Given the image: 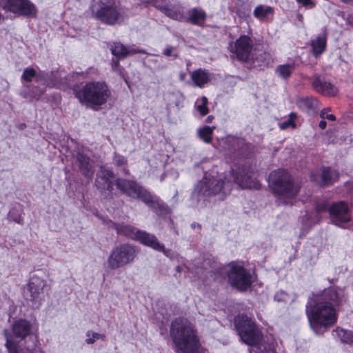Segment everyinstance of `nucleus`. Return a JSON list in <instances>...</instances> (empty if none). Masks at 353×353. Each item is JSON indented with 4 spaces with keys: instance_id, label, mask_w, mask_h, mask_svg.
Instances as JSON below:
<instances>
[{
    "instance_id": "nucleus-1",
    "label": "nucleus",
    "mask_w": 353,
    "mask_h": 353,
    "mask_svg": "<svg viewBox=\"0 0 353 353\" xmlns=\"http://www.w3.org/2000/svg\"><path fill=\"white\" fill-rule=\"evenodd\" d=\"M342 288L330 287L314 296L306 306L311 328L316 334H323L337 321L335 307L345 301Z\"/></svg>"
},
{
    "instance_id": "nucleus-2",
    "label": "nucleus",
    "mask_w": 353,
    "mask_h": 353,
    "mask_svg": "<svg viewBox=\"0 0 353 353\" xmlns=\"http://www.w3.org/2000/svg\"><path fill=\"white\" fill-rule=\"evenodd\" d=\"M170 336L176 353H196L199 340L195 326L187 319L177 318L172 323Z\"/></svg>"
},
{
    "instance_id": "nucleus-3",
    "label": "nucleus",
    "mask_w": 353,
    "mask_h": 353,
    "mask_svg": "<svg viewBox=\"0 0 353 353\" xmlns=\"http://www.w3.org/2000/svg\"><path fill=\"white\" fill-rule=\"evenodd\" d=\"M235 326L241 340L252 345L251 352L255 353H276L272 339L261 341V333L252 319L246 316H239L235 320Z\"/></svg>"
},
{
    "instance_id": "nucleus-4",
    "label": "nucleus",
    "mask_w": 353,
    "mask_h": 353,
    "mask_svg": "<svg viewBox=\"0 0 353 353\" xmlns=\"http://www.w3.org/2000/svg\"><path fill=\"white\" fill-rule=\"evenodd\" d=\"M73 92L81 104L98 110L105 105L111 97V90L103 81H91L83 85H75Z\"/></svg>"
},
{
    "instance_id": "nucleus-5",
    "label": "nucleus",
    "mask_w": 353,
    "mask_h": 353,
    "mask_svg": "<svg viewBox=\"0 0 353 353\" xmlns=\"http://www.w3.org/2000/svg\"><path fill=\"white\" fill-rule=\"evenodd\" d=\"M270 185L277 195L279 204L292 205V200L299 192V187L294 183L291 175L285 170H277L271 172Z\"/></svg>"
},
{
    "instance_id": "nucleus-6",
    "label": "nucleus",
    "mask_w": 353,
    "mask_h": 353,
    "mask_svg": "<svg viewBox=\"0 0 353 353\" xmlns=\"http://www.w3.org/2000/svg\"><path fill=\"white\" fill-rule=\"evenodd\" d=\"M115 185L123 194L133 199L142 201L152 208H158L161 211L169 212L168 207L159 197L152 195L150 192L134 181L124 179H117Z\"/></svg>"
},
{
    "instance_id": "nucleus-7",
    "label": "nucleus",
    "mask_w": 353,
    "mask_h": 353,
    "mask_svg": "<svg viewBox=\"0 0 353 353\" xmlns=\"http://www.w3.org/2000/svg\"><path fill=\"white\" fill-rule=\"evenodd\" d=\"M232 185V183L225 178L205 174L196 185L193 196H215L218 200H223L230 192Z\"/></svg>"
},
{
    "instance_id": "nucleus-8",
    "label": "nucleus",
    "mask_w": 353,
    "mask_h": 353,
    "mask_svg": "<svg viewBox=\"0 0 353 353\" xmlns=\"http://www.w3.org/2000/svg\"><path fill=\"white\" fill-rule=\"evenodd\" d=\"M92 12L96 19L108 25H114L124 19V12L115 0H96Z\"/></svg>"
},
{
    "instance_id": "nucleus-9",
    "label": "nucleus",
    "mask_w": 353,
    "mask_h": 353,
    "mask_svg": "<svg viewBox=\"0 0 353 353\" xmlns=\"http://www.w3.org/2000/svg\"><path fill=\"white\" fill-rule=\"evenodd\" d=\"M136 247L129 243H122L114 248L106 261L107 268L114 271L134 262L137 256Z\"/></svg>"
},
{
    "instance_id": "nucleus-10",
    "label": "nucleus",
    "mask_w": 353,
    "mask_h": 353,
    "mask_svg": "<svg viewBox=\"0 0 353 353\" xmlns=\"http://www.w3.org/2000/svg\"><path fill=\"white\" fill-rule=\"evenodd\" d=\"M227 276L230 284L240 291H245L251 287L252 276L239 263L232 262L228 264Z\"/></svg>"
},
{
    "instance_id": "nucleus-11",
    "label": "nucleus",
    "mask_w": 353,
    "mask_h": 353,
    "mask_svg": "<svg viewBox=\"0 0 353 353\" xmlns=\"http://www.w3.org/2000/svg\"><path fill=\"white\" fill-rule=\"evenodd\" d=\"M46 285V281L34 274L24 288L25 299L30 301L33 307H38L44 299L43 288Z\"/></svg>"
},
{
    "instance_id": "nucleus-12",
    "label": "nucleus",
    "mask_w": 353,
    "mask_h": 353,
    "mask_svg": "<svg viewBox=\"0 0 353 353\" xmlns=\"http://www.w3.org/2000/svg\"><path fill=\"white\" fill-rule=\"evenodd\" d=\"M1 6L7 11L26 17H34L37 14L35 6L29 0H2Z\"/></svg>"
},
{
    "instance_id": "nucleus-13",
    "label": "nucleus",
    "mask_w": 353,
    "mask_h": 353,
    "mask_svg": "<svg viewBox=\"0 0 353 353\" xmlns=\"http://www.w3.org/2000/svg\"><path fill=\"white\" fill-rule=\"evenodd\" d=\"M232 175L234 182L242 188L259 189L260 183L254 176L252 169L250 166L243 165L236 172L232 170Z\"/></svg>"
},
{
    "instance_id": "nucleus-14",
    "label": "nucleus",
    "mask_w": 353,
    "mask_h": 353,
    "mask_svg": "<svg viewBox=\"0 0 353 353\" xmlns=\"http://www.w3.org/2000/svg\"><path fill=\"white\" fill-rule=\"evenodd\" d=\"M254 43L252 39L247 35H241L234 43L230 44V51L241 61H247L250 59Z\"/></svg>"
},
{
    "instance_id": "nucleus-15",
    "label": "nucleus",
    "mask_w": 353,
    "mask_h": 353,
    "mask_svg": "<svg viewBox=\"0 0 353 353\" xmlns=\"http://www.w3.org/2000/svg\"><path fill=\"white\" fill-rule=\"evenodd\" d=\"M34 77L38 83L50 88L56 87L59 83L57 74L54 72L49 74L41 72L36 74V71L33 68H26L23 70L22 79L24 81L30 82Z\"/></svg>"
},
{
    "instance_id": "nucleus-16",
    "label": "nucleus",
    "mask_w": 353,
    "mask_h": 353,
    "mask_svg": "<svg viewBox=\"0 0 353 353\" xmlns=\"http://www.w3.org/2000/svg\"><path fill=\"white\" fill-rule=\"evenodd\" d=\"M331 220L335 225L342 227L343 224L351 220V214L348 205L344 201L333 203L328 208Z\"/></svg>"
},
{
    "instance_id": "nucleus-17",
    "label": "nucleus",
    "mask_w": 353,
    "mask_h": 353,
    "mask_svg": "<svg viewBox=\"0 0 353 353\" xmlns=\"http://www.w3.org/2000/svg\"><path fill=\"white\" fill-rule=\"evenodd\" d=\"M135 240L139 241L141 243L157 251L163 252L167 257L172 258L171 251L165 249L163 244L161 243L158 241L157 238L153 234L145 231L139 230V232H137V237Z\"/></svg>"
},
{
    "instance_id": "nucleus-18",
    "label": "nucleus",
    "mask_w": 353,
    "mask_h": 353,
    "mask_svg": "<svg viewBox=\"0 0 353 353\" xmlns=\"http://www.w3.org/2000/svg\"><path fill=\"white\" fill-rule=\"evenodd\" d=\"M312 88L324 96L332 97L336 94L337 88L329 81L319 74H315L312 79Z\"/></svg>"
},
{
    "instance_id": "nucleus-19",
    "label": "nucleus",
    "mask_w": 353,
    "mask_h": 353,
    "mask_svg": "<svg viewBox=\"0 0 353 353\" xmlns=\"http://www.w3.org/2000/svg\"><path fill=\"white\" fill-rule=\"evenodd\" d=\"M338 172L330 168H323L317 173H312L311 180L321 186L332 184L338 179Z\"/></svg>"
},
{
    "instance_id": "nucleus-20",
    "label": "nucleus",
    "mask_w": 353,
    "mask_h": 353,
    "mask_svg": "<svg viewBox=\"0 0 353 353\" xmlns=\"http://www.w3.org/2000/svg\"><path fill=\"white\" fill-rule=\"evenodd\" d=\"M157 8L167 17L176 21H185V8L181 4H171L170 3H161Z\"/></svg>"
},
{
    "instance_id": "nucleus-21",
    "label": "nucleus",
    "mask_w": 353,
    "mask_h": 353,
    "mask_svg": "<svg viewBox=\"0 0 353 353\" xmlns=\"http://www.w3.org/2000/svg\"><path fill=\"white\" fill-rule=\"evenodd\" d=\"M113 173L112 171L101 167L97 174L95 185L101 190H109L112 189V179Z\"/></svg>"
},
{
    "instance_id": "nucleus-22",
    "label": "nucleus",
    "mask_w": 353,
    "mask_h": 353,
    "mask_svg": "<svg viewBox=\"0 0 353 353\" xmlns=\"http://www.w3.org/2000/svg\"><path fill=\"white\" fill-rule=\"evenodd\" d=\"M12 331L16 338L23 340L31 334L32 324L26 319H18L12 324Z\"/></svg>"
},
{
    "instance_id": "nucleus-23",
    "label": "nucleus",
    "mask_w": 353,
    "mask_h": 353,
    "mask_svg": "<svg viewBox=\"0 0 353 353\" xmlns=\"http://www.w3.org/2000/svg\"><path fill=\"white\" fill-rule=\"evenodd\" d=\"M198 262L194 264V267L188 266V269L191 273L195 274L199 278H202L204 272L211 273L214 272L217 268L216 262L210 258H208L203 260L201 266L198 265Z\"/></svg>"
},
{
    "instance_id": "nucleus-24",
    "label": "nucleus",
    "mask_w": 353,
    "mask_h": 353,
    "mask_svg": "<svg viewBox=\"0 0 353 353\" xmlns=\"http://www.w3.org/2000/svg\"><path fill=\"white\" fill-rule=\"evenodd\" d=\"M188 17H185V21L193 25L201 26L206 19L205 12L200 8H194L188 11Z\"/></svg>"
},
{
    "instance_id": "nucleus-25",
    "label": "nucleus",
    "mask_w": 353,
    "mask_h": 353,
    "mask_svg": "<svg viewBox=\"0 0 353 353\" xmlns=\"http://www.w3.org/2000/svg\"><path fill=\"white\" fill-rule=\"evenodd\" d=\"M77 162L81 173L88 179H92L94 170L90 159L84 154L79 152L77 154Z\"/></svg>"
},
{
    "instance_id": "nucleus-26",
    "label": "nucleus",
    "mask_w": 353,
    "mask_h": 353,
    "mask_svg": "<svg viewBox=\"0 0 353 353\" xmlns=\"http://www.w3.org/2000/svg\"><path fill=\"white\" fill-rule=\"evenodd\" d=\"M191 79L194 86L203 88L210 80V74L208 71L199 68L191 73Z\"/></svg>"
},
{
    "instance_id": "nucleus-27",
    "label": "nucleus",
    "mask_w": 353,
    "mask_h": 353,
    "mask_svg": "<svg viewBox=\"0 0 353 353\" xmlns=\"http://www.w3.org/2000/svg\"><path fill=\"white\" fill-rule=\"evenodd\" d=\"M114 228L118 234L126 236L132 239H136L137 232L139 231V230H137L132 225L125 224H114Z\"/></svg>"
},
{
    "instance_id": "nucleus-28",
    "label": "nucleus",
    "mask_w": 353,
    "mask_h": 353,
    "mask_svg": "<svg viewBox=\"0 0 353 353\" xmlns=\"http://www.w3.org/2000/svg\"><path fill=\"white\" fill-rule=\"evenodd\" d=\"M274 10L271 6L259 5L254 8L253 15L259 20L263 21L268 19L270 15L272 14Z\"/></svg>"
},
{
    "instance_id": "nucleus-29",
    "label": "nucleus",
    "mask_w": 353,
    "mask_h": 353,
    "mask_svg": "<svg viewBox=\"0 0 353 353\" xmlns=\"http://www.w3.org/2000/svg\"><path fill=\"white\" fill-rule=\"evenodd\" d=\"M110 50L118 59H123L130 53V51L121 43H113L111 45Z\"/></svg>"
},
{
    "instance_id": "nucleus-30",
    "label": "nucleus",
    "mask_w": 353,
    "mask_h": 353,
    "mask_svg": "<svg viewBox=\"0 0 353 353\" xmlns=\"http://www.w3.org/2000/svg\"><path fill=\"white\" fill-rule=\"evenodd\" d=\"M313 54L316 57L321 54L325 49L326 40L324 37H319L312 41Z\"/></svg>"
},
{
    "instance_id": "nucleus-31",
    "label": "nucleus",
    "mask_w": 353,
    "mask_h": 353,
    "mask_svg": "<svg viewBox=\"0 0 353 353\" xmlns=\"http://www.w3.org/2000/svg\"><path fill=\"white\" fill-rule=\"evenodd\" d=\"M341 342L351 343L353 342V333L350 331L337 327L334 331Z\"/></svg>"
},
{
    "instance_id": "nucleus-32",
    "label": "nucleus",
    "mask_w": 353,
    "mask_h": 353,
    "mask_svg": "<svg viewBox=\"0 0 353 353\" xmlns=\"http://www.w3.org/2000/svg\"><path fill=\"white\" fill-rule=\"evenodd\" d=\"M294 70V64H284L277 67L276 72L280 77L283 79H288Z\"/></svg>"
},
{
    "instance_id": "nucleus-33",
    "label": "nucleus",
    "mask_w": 353,
    "mask_h": 353,
    "mask_svg": "<svg viewBox=\"0 0 353 353\" xmlns=\"http://www.w3.org/2000/svg\"><path fill=\"white\" fill-rule=\"evenodd\" d=\"M214 127L205 126L198 130L199 137L205 143H210L212 140V136Z\"/></svg>"
},
{
    "instance_id": "nucleus-34",
    "label": "nucleus",
    "mask_w": 353,
    "mask_h": 353,
    "mask_svg": "<svg viewBox=\"0 0 353 353\" xmlns=\"http://www.w3.org/2000/svg\"><path fill=\"white\" fill-rule=\"evenodd\" d=\"M316 99L310 97H303L298 100L297 104L299 108L305 110H309L313 108Z\"/></svg>"
},
{
    "instance_id": "nucleus-35",
    "label": "nucleus",
    "mask_w": 353,
    "mask_h": 353,
    "mask_svg": "<svg viewBox=\"0 0 353 353\" xmlns=\"http://www.w3.org/2000/svg\"><path fill=\"white\" fill-rule=\"evenodd\" d=\"M85 343L87 344H93L97 340L101 339L105 340V335L97 332H93L90 330L86 332Z\"/></svg>"
},
{
    "instance_id": "nucleus-36",
    "label": "nucleus",
    "mask_w": 353,
    "mask_h": 353,
    "mask_svg": "<svg viewBox=\"0 0 353 353\" xmlns=\"http://www.w3.org/2000/svg\"><path fill=\"white\" fill-rule=\"evenodd\" d=\"M208 103V100L206 97H202L201 99L200 103L196 105V109L200 113L201 116H205L209 112V109L207 106Z\"/></svg>"
},
{
    "instance_id": "nucleus-37",
    "label": "nucleus",
    "mask_w": 353,
    "mask_h": 353,
    "mask_svg": "<svg viewBox=\"0 0 353 353\" xmlns=\"http://www.w3.org/2000/svg\"><path fill=\"white\" fill-rule=\"evenodd\" d=\"M255 60L263 63H267L270 60V54L266 52L261 51L258 54H255L254 57H252Z\"/></svg>"
},
{
    "instance_id": "nucleus-38",
    "label": "nucleus",
    "mask_w": 353,
    "mask_h": 353,
    "mask_svg": "<svg viewBox=\"0 0 353 353\" xmlns=\"http://www.w3.org/2000/svg\"><path fill=\"white\" fill-rule=\"evenodd\" d=\"M5 334L6 338V347L8 350L9 353H17V344L12 341L10 336L7 334V331L5 330Z\"/></svg>"
},
{
    "instance_id": "nucleus-39",
    "label": "nucleus",
    "mask_w": 353,
    "mask_h": 353,
    "mask_svg": "<svg viewBox=\"0 0 353 353\" xmlns=\"http://www.w3.org/2000/svg\"><path fill=\"white\" fill-rule=\"evenodd\" d=\"M296 117V114L295 113H291L290 114V118L287 120L283 121L280 124V128L282 130H285L288 128L289 127H295V124L294 123V119Z\"/></svg>"
},
{
    "instance_id": "nucleus-40",
    "label": "nucleus",
    "mask_w": 353,
    "mask_h": 353,
    "mask_svg": "<svg viewBox=\"0 0 353 353\" xmlns=\"http://www.w3.org/2000/svg\"><path fill=\"white\" fill-rule=\"evenodd\" d=\"M329 110L328 109H323L320 112V117L322 119H327L329 121H335L336 117L332 114L328 113Z\"/></svg>"
},
{
    "instance_id": "nucleus-41",
    "label": "nucleus",
    "mask_w": 353,
    "mask_h": 353,
    "mask_svg": "<svg viewBox=\"0 0 353 353\" xmlns=\"http://www.w3.org/2000/svg\"><path fill=\"white\" fill-rule=\"evenodd\" d=\"M32 97L34 99H39L41 96L45 92L44 88H39L37 87H33L32 89Z\"/></svg>"
},
{
    "instance_id": "nucleus-42",
    "label": "nucleus",
    "mask_w": 353,
    "mask_h": 353,
    "mask_svg": "<svg viewBox=\"0 0 353 353\" xmlns=\"http://www.w3.org/2000/svg\"><path fill=\"white\" fill-rule=\"evenodd\" d=\"M114 162L116 165L121 166L126 163V159H125L124 157L120 155H115Z\"/></svg>"
},
{
    "instance_id": "nucleus-43",
    "label": "nucleus",
    "mask_w": 353,
    "mask_h": 353,
    "mask_svg": "<svg viewBox=\"0 0 353 353\" xmlns=\"http://www.w3.org/2000/svg\"><path fill=\"white\" fill-rule=\"evenodd\" d=\"M328 205L326 202H320L316 205V210L319 213L326 211Z\"/></svg>"
},
{
    "instance_id": "nucleus-44",
    "label": "nucleus",
    "mask_w": 353,
    "mask_h": 353,
    "mask_svg": "<svg viewBox=\"0 0 353 353\" xmlns=\"http://www.w3.org/2000/svg\"><path fill=\"white\" fill-rule=\"evenodd\" d=\"M174 47L172 46H168V48H166L164 51H163V54L166 57H169V56H174V57H177L178 55L177 54H173L172 52H174Z\"/></svg>"
},
{
    "instance_id": "nucleus-45",
    "label": "nucleus",
    "mask_w": 353,
    "mask_h": 353,
    "mask_svg": "<svg viewBox=\"0 0 353 353\" xmlns=\"http://www.w3.org/2000/svg\"><path fill=\"white\" fill-rule=\"evenodd\" d=\"M287 294L283 292H279L274 296V299L277 301H285Z\"/></svg>"
},
{
    "instance_id": "nucleus-46",
    "label": "nucleus",
    "mask_w": 353,
    "mask_h": 353,
    "mask_svg": "<svg viewBox=\"0 0 353 353\" xmlns=\"http://www.w3.org/2000/svg\"><path fill=\"white\" fill-rule=\"evenodd\" d=\"M296 1L305 7L313 8L314 6V3L311 0H296Z\"/></svg>"
},
{
    "instance_id": "nucleus-47",
    "label": "nucleus",
    "mask_w": 353,
    "mask_h": 353,
    "mask_svg": "<svg viewBox=\"0 0 353 353\" xmlns=\"http://www.w3.org/2000/svg\"><path fill=\"white\" fill-rule=\"evenodd\" d=\"M9 216H10V218L11 219H12L14 222H16L17 223H22L23 219L21 218V216L20 215L14 216L13 213L10 212Z\"/></svg>"
},
{
    "instance_id": "nucleus-48",
    "label": "nucleus",
    "mask_w": 353,
    "mask_h": 353,
    "mask_svg": "<svg viewBox=\"0 0 353 353\" xmlns=\"http://www.w3.org/2000/svg\"><path fill=\"white\" fill-rule=\"evenodd\" d=\"M119 59H117V60H114V59H113V60H112V70H114V71H117V70H118V69H119Z\"/></svg>"
},
{
    "instance_id": "nucleus-49",
    "label": "nucleus",
    "mask_w": 353,
    "mask_h": 353,
    "mask_svg": "<svg viewBox=\"0 0 353 353\" xmlns=\"http://www.w3.org/2000/svg\"><path fill=\"white\" fill-rule=\"evenodd\" d=\"M326 125H327V123L326 121H325V119H322L320 122H319V126L321 129L323 130L326 128Z\"/></svg>"
},
{
    "instance_id": "nucleus-50",
    "label": "nucleus",
    "mask_w": 353,
    "mask_h": 353,
    "mask_svg": "<svg viewBox=\"0 0 353 353\" xmlns=\"http://www.w3.org/2000/svg\"><path fill=\"white\" fill-rule=\"evenodd\" d=\"M176 271L179 273V274H181V272H182V268L181 266L178 265L176 267Z\"/></svg>"
},
{
    "instance_id": "nucleus-51",
    "label": "nucleus",
    "mask_w": 353,
    "mask_h": 353,
    "mask_svg": "<svg viewBox=\"0 0 353 353\" xmlns=\"http://www.w3.org/2000/svg\"><path fill=\"white\" fill-rule=\"evenodd\" d=\"M342 1L347 3L353 4V0H342Z\"/></svg>"
},
{
    "instance_id": "nucleus-52",
    "label": "nucleus",
    "mask_w": 353,
    "mask_h": 353,
    "mask_svg": "<svg viewBox=\"0 0 353 353\" xmlns=\"http://www.w3.org/2000/svg\"><path fill=\"white\" fill-rule=\"evenodd\" d=\"M212 119H213V117H212V116H209V117L207 118L206 121H207L208 123H210V122H212Z\"/></svg>"
},
{
    "instance_id": "nucleus-53",
    "label": "nucleus",
    "mask_w": 353,
    "mask_h": 353,
    "mask_svg": "<svg viewBox=\"0 0 353 353\" xmlns=\"http://www.w3.org/2000/svg\"><path fill=\"white\" fill-rule=\"evenodd\" d=\"M165 68H166V65H162V66H161V67H159V69H161V70L165 69Z\"/></svg>"
},
{
    "instance_id": "nucleus-54",
    "label": "nucleus",
    "mask_w": 353,
    "mask_h": 353,
    "mask_svg": "<svg viewBox=\"0 0 353 353\" xmlns=\"http://www.w3.org/2000/svg\"><path fill=\"white\" fill-rule=\"evenodd\" d=\"M123 172L125 174H128V171L126 170V169H123Z\"/></svg>"
},
{
    "instance_id": "nucleus-55",
    "label": "nucleus",
    "mask_w": 353,
    "mask_h": 353,
    "mask_svg": "<svg viewBox=\"0 0 353 353\" xmlns=\"http://www.w3.org/2000/svg\"><path fill=\"white\" fill-rule=\"evenodd\" d=\"M35 353H43V352H42L41 350H39L36 351Z\"/></svg>"
},
{
    "instance_id": "nucleus-56",
    "label": "nucleus",
    "mask_w": 353,
    "mask_h": 353,
    "mask_svg": "<svg viewBox=\"0 0 353 353\" xmlns=\"http://www.w3.org/2000/svg\"><path fill=\"white\" fill-rule=\"evenodd\" d=\"M176 194H177V192H176V193L175 194V195L173 196V198H172V199H173V200L176 199Z\"/></svg>"
}]
</instances>
